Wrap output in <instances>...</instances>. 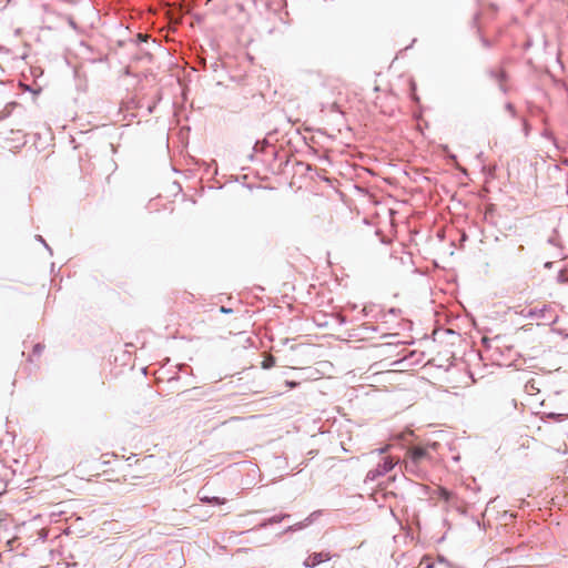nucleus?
<instances>
[{"label":"nucleus","mask_w":568,"mask_h":568,"mask_svg":"<svg viewBox=\"0 0 568 568\" xmlns=\"http://www.w3.org/2000/svg\"><path fill=\"white\" fill-rule=\"evenodd\" d=\"M439 444L436 442L427 444L425 446H413L407 450L406 455L410 459V462L417 466L424 460L432 459L430 450H436Z\"/></svg>","instance_id":"obj_1"},{"label":"nucleus","mask_w":568,"mask_h":568,"mask_svg":"<svg viewBox=\"0 0 568 568\" xmlns=\"http://www.w3.org/2000/svg\"><path fill=\"white\" fill-rule=\"evenodd\" d=\"M329 559H331V555L328 552H314L305 559L304 566L305 567H315V566L320 565L321 562L329 560Z\"/></svg>","instance_id":"obj_2"},{"label":"nucleus","mask_w":568,"mask_h":568,"mask_svg":"<svg viewBox=\"0 0 568 568\" xmlns=\"http://www.w3.org/2000/svg\"><path fill=\"white\" fill-rule=\"evenodd\" d=\"M435 494L438 496L439 499H443L445 501H449L455 498V495L447 490L445 487L438 486L435 490Z\"/></svg>","instance_id":"obj_3"},{"label":"nucleus","mask_w":568,"mask_h":568,"mask_svg":"<svg viewBox=\"0 0 568 568\" xmlns=\"http://www.w3.org/2000/svg\"><path fill=\"white\" fill-rule=\"evenodd\" d=\"M495 77H496V80L498 81L499 83V87L503 91H506V81H507V75L505 73L504 70H498L496 73H495Z\"/></svg>","instance_id":"obj_4"},{"label":"nucleus","mask_w":568,"mask_h":568,"mask_svg":"<svg viewBox=\"0 0 568 568\" xmlns=\"http://www.w3.org/2000/svg\"><path fill=\"white\" fill-rule=\"evenodd\" d=\"M275 363H276L275 357L273 355L268 354L264 357V359L262 362V368L268 369V368L275 366Z\"/></svg>","instance_id":"obj_5"},{"label":"nucleus","mask_w":568,"mask_h":568,"mask_svg":"<svg viewBox=\"0 0 568 568\" xmlns=\"http://www.w3.org/2000/svg\"><path fill=\"white\" fill-rule=\"evenodd\" d=\"M201 500L203 503H207V504H215V505H223L225 504V499L224 498H220V497H202Z\"/></svg>","instance_id":"obj_6"},{"label":"nucleus","mask_w":568,"mask_h":568,"mask_svg":"<svg viewBox=\"0 0 568 568\" xmlns=\"http://www.w3.org/2000/svg\"><path fill=\"white\" fill-rule=\"evenodd\" d=\"M128 477H130L131 479H135L143 477V475L128 471L124 473L121 478H116V481H126L129 479Z\"/></svg>","instance_id":"obj_7"},{"label":"nucleus","mask_w":568,"mask_h":568,"mask_svg":"<svg viewBox=\"0 0 568 568\" xmlns=\"http://www.w3.org/2000/svg\"><path fill=\"white\" fill-rule=\"evenodd\" d=\"M410 97L415 102H419V98L416 94V83L413 79L409 80Z\"/></svg>","instance_id":"obj_8"},{"label":"nucleus","mask_w":568,"mask_h":568,"mask_svg":"<svg viewBox=\"0 0 568 568\" xmlns=\"http://www.w3.org/2000/svg\"><path fill=\"white\" fill-rule=\"evenodd\" d=\"M43 349H44V345L43 344H40V343L36 344L33 346V351H32V355H31L30 359L32 361L33 356H40L41 353L43 352Z\"/></svg>","instance_id":"obj_9"},{"label":"nucleus","mask_w":568,"mask_h":568,"mask_svg":"<svg viewBox=\"0 0 568 568\" xmlns=\"http://www.w3.org/2000/svg\"><path fill=\"white\" fill-rule=\"evenodd\" d=\"M285 385L290 388H294L298 385V383L294 382V381H286L285 382Z\"/></svg>","instance_id":"obj_10"},{"label":"nucleus","mask_w":568,"mask_h":568,"mask_svg":"<svg viewBox=\"0 0 568 568\" xmlns=\"http://www.w3.org/2000/svg\"><path fill=\"white\" fill-rule=\"evenodd\" d=\"M130 467H131V464L120 463V465H119V469L122 471H125V468H130Z\"/></svg>","instance_id":"obj_11"},{"label":"nucleus","mask_w":568,"mask_h":568,"mask_svg":"<svg viewBox=\"0 0 568 568\" xmlns=\"http://www.w3.org/2000/svg\"><path fill=\"white\" fill-rule=\"evenodd\" d=\"M220 311H221L222 313H231V312H232V310H231V308H226L225 306H222V307L220 308Z\"/></svg>","instance_id":"obj_12"}]
</instances>
